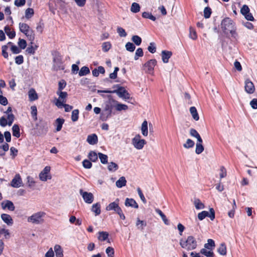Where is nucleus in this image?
Masks as SVG:
<instances>
[{
  "mask_svg": "<svg viewBox=\"0 0 257 257\" xmlns=\"http://www.w3.org/2000/svg\"><path fill=\"white\" fill-rule=\"evenodd\" d=\"M221 28L224 33H226L227 31H229L232 37L235 39L237 37L235 23L230 18L226 17L222 20Z\"/></svg>",
  "mask_w": 257,
  "mask_h": 257,
  "instance_id": "nucleus-1",
  "label": "nucleus"
},
{
  "mask_svg": "<svg viewBox=\"0 0 257 257\" xmlns=\"http://www.w3.org/2000/svg\"><path fill=\"white\" fill-rule=\"evenodd\" d=\"M113 88H116L117 89L113 90H98L97 92L98 93H100L101 92L106 93H116L119 97L122 98L124 100H127L130 98V94L123 87L120 86L119 85L116 84L113 85Z\"/></svg>",
  "mask_w": 257,
  "mask_h": 257,
  "instance_id": "nucleus-2",
  "label": "nucleus"
},
{
  "mask_svg": "<svg viewBox=\"0 0 257 257\" xmlns=\"http://www.w3.org/2000/svg\"><path fill=\"white\" fill-rule=\"evenodd\" d=\"M52 56L53 65L52 70L54 71L64 70L65 66L62 61V57L60 54L55 51L52 53Z\"/></svg>",
  "mask_w": 257,
  "mask_h": 257,
  "instance_id": "nucleus-3",
  "label": "nucleus"
},
{
  "mask_svg": "<svg viewBox=\"0 0 257 257\" xmlns=\"http://www.w3.org/2000/svg\"><path fill=\"white\" fill-rule=\"evenodd\" d=\"M114 102H117V101L111 98L105 102V106L101 116L103 120H106L111 116L112 109L115 107Z\"/></svg>",
  "mask_w": 257,
  "mask_h": 257,
  "instance_id": "nucleus-4",
  "label": "nucleus"
},
{
  "mask_svg": "<svg viewBox=\"0 0 257 257\" xmlns=\"http://www.w3.org/2000/svg\"><path fill=\"white\" fill-rule=\"evenodd\" d=\"M180 245L182 248L187 250H191L197 247V243L195 237L190 235L188 236L185 240L183 239H180Z\"/></svg>",
  "mask_w": 257,
  "mask_h": 257,
  "instance_id": "nucleus-5",
  "label": "nucleus"
},
{
  "mask_svg": "<svg viewBox=\"0 0 257 257\" xmlns=\"http://www.w3.org/2000/svg\"><path fill=\"white\" fill-rule=\"evenodd\" d=\"M19 29L20 31L27 36L28 39L33 44L35 38L34 31L30 28L28 25L23 23H19Z\"/></svg>",
  "mask_w": 257,
  "mask_h": 257,
  "instance_id": "nucleus-6",
  "label": "nucleus"
},
{
  "mask_svg": "<svg viewBox=\"0 0 257 257\" xmlns=\"http://www.w3.org/2000/svg\"><path fill=\"white\" fill-rule=\"evenodd\" d=\"M45 213L43 212L40 211L36 213L33 214L28 218V222L33 223L39 224L43 222L44 220L43 217L44 216Z\"/></svg>",
  "mask_w": 257,
  "mask_h": 257,
  "instance_id": "nucleus-7",
  "label": "nucleus"
},
{
  "mask_svg": "<svg viewBox=\"0 0 257 257\" xmlns=\"http://www.w3.org/2000/svg\"><path fill=\"white\" fill-rule=\"evenodd\" d=\"M57 94L59 96L58 99L56 100L55 105L58 108H62L63 103L66 102V98L68 96V94L65 91H57Z\"/></svg>",
  "mask_w": 257,
  "mask_h": 257,
  "instance_id": "nucleus-8",
  "label": "nucleus"
},
{
  "mask_svg": "<svg viewBox=\"0 0 257 257\" xmlns=\"http://www.w3.org/2000/svg\"><path fill=\"white\" fill-rule=\"evenodd\" d=\"M132 144L136 149L141 150L146 144V141L144 139H141V136L137 135L133 139Z\"/></svg>",
  "mask_w": 257,
  "mask_h": 257,
  "instance_id": "nucleus-9",
  "label": "nucleus"
},
{
  "mask_svg": "<svg viewBox=\"0 0 257 257\" xmlns=\"http://www.w3.org/2000/svg\"><path fill=\"white\" fill-rule=\"evenodd\" d=\"M209 212L207 211H203L198 213V218L200 220L204 219L206 217H208L211 220H213L215 218L214 210H209Z\"/></svg>",
  "mask_w": 257,
  "mask_h": 257,
  "instance_id": "nucleus-10",
  "label": "nucleus"
},
{
  "mask_svg": "<svg viewBox=\"0 0 257 257\" xmlns=\"http://www.w3.org/2000/svg\"><path fill=\"white\" fill-rule=\"evenodd\" d=\"M249 12L250 10L248 7L245 5H243L240 10V13L247 20L253 21L254 18Z\"/></svg>",
  "mask_w": 257,
  "mask_h": 257,
  "instance_id": "nucleus-11",
  "label": "nucleus"
},
{
  "mask_svg": "<svg viewBox=\"0 0 257 257\" xmlns=\"http://www.w3.org/2000/svg\"><path fill=\"white\" fill-rule=\"evenodd\" d=\"M79 193L86 203L90 204L93 202V195L91 193L84 191L82 189L79 190Z\"/></svg>",
  "mask_w": 257,
  "mask_h": 257,
  "instance_id": "nucleus-12",
  "label": "nucleus"
},
{
  "mask_svg": "<svg viewBox=\"0 0 257 257\" xmlns=\"http://www.w3.org/2000/svg\"><path fill=\"white\" fill-rule=\"evenodd\" d=\"M157 64V61L155 59H151L146 62L144 67L147 69L146 72L149 73H151L154 70V68Z\"/></svg>",
  "mask_w": 257,
  "mask_h": 257,
  "instance_id": "nucleus-13",
  "label": "nucleus"
},
{
  "mask_svg": "<svg viewBox=\"0 0 257 257\" xmlns=\"http://www.w3.org/2000/svg\"><path fill=\"white\" fill-rule=\"evenodd\" d=\"M22 184V180L21 178L20 175L18 174H16L14 178L12 179L11 185L12 187L14 188H19L20 187Z\"/></svg>",
  "mask_w": 257,
  "mask_h": 257,
  "instance_id": "nucleus-14",
  "label": "nucleus"
},
{
  "mask_svg": "<svg viewBox=\"0 0 257 257\" xmlns=\"http://www.w3.org/2000/svg\"><path fill=\"white\" fill-rule=\"evenodd\" d=\"M245 90L248 94H252L255 90L253 83L249 79L245 81Z\"/></svg>",
  "mask_w": 257,
  "mask_h": 257,
  "instance_id": "nucleus-15",
  "label": "nucleus"
},
{
  "mask_svg": "<svg viewBox=\"0 0 257 257\" xmlns=\"http://www.w3.org/2000/svg\"><path fill=\"white\" fill-rule=\"evenodd\" d=\"M125 205L127 207H132L135 208H138V205L136 202V201L132 198H127L125 201Z\"/></svg>",
  "mask_w": 257,
  "mask_h": 257,
  "instance_id": "nucleus-16",
  "label": "nucleus"
},
{
  "mask_svg": "<svg viewBox=\"0 0 257 257\" xmlns=\"http://www.w3.org/2000/svg\"><path fill=\"white\" fill-rule=\"evenodd\" d=\"M172 53L171 51L163 50L162 51V58L164 63H167L169 62V58L171 57Z\"/></svg>",
  "mask_w": 257,
  "mask_h": 257,
  "instance_id": "nucleus-17",
  "label": "nucleus"
},
{
  "mask_svg": "<svg viewBox=\"0 0 257 257\" xmlns=\"http://www.w3.org/2000/svg\"><path fill=\"white\" fill-rule=\"evenodd\" d=\"M87 142L91 145L96 144L98 142V138L97 135L95 134L88 135L87 138Z\"/></svg>",
  "mask_w": 257,
  "mask_h": 257,
  "instance_id": "nucleus-18",
  "label": "nucleus"
},
{
  "mask_svg": "<svg viewBox=\"0 0 257 257\" xmlns=\"http://www.w3.org/2000/svg\"><path fill=\"white\" fill-rule=\"evenodd\" d=\"M29 100L31 101H35L38 98L37 93L34 88H31L28 92Z\"/></svg>",
  "mask_w": 257,
  "mask_h": 257,
  "instance_id": "nucleus-19",
  "label": "nucleus"
},
{
  "mask_svg": "<svg viewBox=\"0 0 257 257\" xmlns=\"http://www.w3.org/2000/svg\"><path fill=\"white\" fill-rule=\"evenodd\" d=\"M1 205L3 209H15L13 203L10 200L3 201Z\"/></svg>",
  "mask_w": 257,
  "mask_h": 257,
  "instance_id": "nucleus-20",
  "label": "nucleus"
},
{
  "mask_svg": "<svg viewBox=\"0 0 257 257\" xmlns=\"http://www.w3.org/2000/svg\"><path fill=\"white\" fill-rule=\"evenodd\" d=\"M54 251L56 257H63V250L60 245L56 244L54 246Z\"/></svg>",
  "mask_w": 257,
  "mask_h": 257,
  "instance_id": "nucleus-21",
  "label": "nucleus"
},
{
  "mask_svg": "<svg viewBox=\"0 0 257 257\" xmlns=\"http://www.w3.org/2000/svg\"><path fill=\"white\" fill-rule=\"evenodd\" d=\"M55 9L64 10L65 8V3L62 0H55Z\"/></svg>",
  "mask_w": 257,
  "mask_h": 257,
  "instance_id": "nucleus-22",
  "label": "nucleus"
},
{
  "mask_svg": "<svg viewBox=\"0 0 257 257\" xmlns=\"http://www.w3.org/2000/svg\"><path fill=\"white\" fill-rule=\"evenodd\" d=\"M126 184V180L125 178L122 176L116 182L115 184L117 188H120L123 186H125Z\"/></svg>",
  "mask_w": 257,
  "mask_h": 257,
  "instance_id": "nucleus-23",
  "label": "nucleus"
},
{
  "mask_svg": "<svg viewBox=\"0 0 257 257\" xmlns=\"http://www.w3.org/2000/svg\"><path fill=\"white\" fill-rule=\"evenodd\" d=\"M1 217L3 220L7 224L12 225L13 223V219L10 215L2 214Z\"/></svg>",
  "mask_w": 257,
  "mask_h": 257,
  "instance_id": "nucleus-24",
  "label": "nucleus"
},
{
  "mask_svg": "<svg viewBox=\"0 0 257 257\" xmlns=\"http://www.w3.org/2000/svg\"><path fill=\"white\" fill-rule=\"evenodd\" d=\"M217 251L218 253L222 255H225L226 254L227 250H226V246L225 243H221L217 249Z\"/></svg>",
  "mask_w": 257,
  "mask_h": 257,
  "instance_id": "nucleus-25",
  "label": "nucleus"
},
{
  "mask_svg": "<svg viewBox=\"0 0 257 257\" xmlns=\"http://www.w3.org/2000/svg\"><path fill=\"white\" fill-rule=\"evenodd\" d=\"M114 106L116 110L119 111L121 110H126L128 109L127 105L118 103L117 101V102H114Z\"/></svg>",
  "mask_w": 257,
  "mask_h": 257,
  "instance_id": "nucleus-26",
  "label": "nucleus"
},
{
  "mask_svg": "<svg viewBox=\"0 0 257 257\" xmlns=\"http://www.w3.org/2000/svg\"><path fill=\"white\" fill-rule=\"evenodd\" d=\"M98 239L101 241L106 240L108 237V233L106 231H100L98 232Z\"/></svg>",
  "mask_w": 257,
  "mask_h": 257,
  "instance_id": "nucleus-27",
  "label": "nucleus"
},
{
  "mask_svg": "<svg viewBox=\"0 0 257 257\" xmlns=\"http://www.w3.org/2000/svg\"><path fill=\"white\" fill-rule=\"evenodd\" d=\"M148 122L146 120L143 121L142 124L141 131L143 136H147L148 134Z\"/></svg>",
  "mask_w": 257,
  "mask_h": 257,
  "instance_id": "nucleus-28",
  "label": "nucleus"
},
{
  "mask_svg": "<svg viewBox=\"0 0 257 257\" xmlns=\"http://www.w3.org/2000/svg\"><path fill=\"white\" fill-rule=\"evenodd\" d=\"M5 31L10 39L14 38L16 36V33L14 31H11L10 27L7 26L5 27Z\"/></svg>",
  "mask_w": 257,
  "mask_h": 257,
  "instance_id": "nucleus-29",
  "label": "nucleus"
},
{
  "mask_svg": "<svg viewBox=\"0 0 257 257\" xmlns=\"http://www.w3.org/2000/svg\"><path fill=\"white\" fill-rule=\"evenodd\" d=\"M98 154L94 151H90L88 155V157L89 160L93 162H96L98 159Z\"/></svg>",
  "mask_w": 257,
  "mask_h": 257,
  "instance_id": "nucleus-30",
  "label": "nucleus"
},
{
  "mask_svg": "<svg viewBox=\"0 0 257 257\" xmlns=\"http://www.w3.org/2000/svg\"><path fill=\"white\" fill-rule=\"evenodd\" d=\"M190 113H191L193 118L195 120H199V117L198 112L197 111V109L195 107H194V106L191 107L190 108Z\"/></svg>",
  "mask_w": 257,
  "mask_h": 257,
  "instance_id": "nucleus-31",
  "label": "nucleus"
},
{
  "mask_svg": "<svg viewBox=\"0 0 257 257\" xmlns=\"http://www.w3.org/2000/svg\"><path fill=\"white\" fill-rule=\"evenodd\" d=\"M55 122L57 125L56 130L57 132H59L62 129L63 124L64 122V119L63 118H58L56 119Z\"/></svg>",
  "mask_w": 257,
  "mask_h": 257,
  "instance_id": "nucleus-32",
  "label": "nucleus"
},
{
  "mask_svg": "<svg viewBox=\"0 0 257 257\" xmlns=\"http://www.w3.org/2000/svg\"><path fill=\"white\" fill-rule=\"evenodd\" d=\"M90 73V70L87 66L82 67L78 72L79 76H85Z\"/></svg>",
  "mask_w": 257,
  "mask_h": 257,
  "instance_id": "nucleus-33",
  "label": "nucleus"
},
{
  "mask_svg": "<svg viewBox=\"0 0 257 257\" xmlns=\"http://www.w3.org/2000/svg\"><path fill=\"white\" fill-rule=\"evenodd\" d=\"M200 253L205 255L206 257H214V254L212 250H207L206 248H202L200 250Z\"/></svg>",
  "mask_w": 257,
  "mask_h": 257,
  "instance_id": "nucleus-34",
  "label": "nucleus"
},
{
  "mask_svg": "<svg viewBox=\"0 0 257 257\" xmlns=\"http://www.w3.org/2000/svg\"><path fill=\"white\" fill-rule=\"evenodd\" d=\"M207 243L204 244V247L206 249L212 250L213 248L215 247V242L212 239H208L207 240Z\"/></svg>",
  "mask_w": 257,
  "mask_h": 257,
  "instance_id": "nucleus-35",
  "label": "nucleus"
},
{
  "mask_svg": "<svg viewBox=\"0 0 257 257\" xmlns=\"http://www.w3.org/2000/svg\"><path fill=\"white\" fill-rule=\"evenodd\" d=\"M13 135L14 136L19 138L20 137V128L17 124H14L12 127Z\"/></svg>",
  "mask_w": 257,
  "mask_h": 257,
  "instance_id": "nucleus-36",
  "label": "nucleus"
},
{
  "mask_svg": "<svg viewBox=\"0 0 257 257\" xmlns=\"http://www.w3.org/2000/svg\"><path fill=\"white\" fill-rule=\"evenodd\" d=\"M98 156L102 164H106L108 163V157L106 155L101 153H98Z\"/></svg>",
  "mask_w": 257,
  "mask_h": 257,
  "instance_id": "nucleus-37",
  "label": "nucleus"
},
{
  "mask_svg": "<svg viewBox=\"0 0 257 257\" xmlns=\"http://www.w3.org/2000/svg\"><path fill=\"white\" fill-rule=\"evenodd\" d=\"M147 225V223L145 221L143 220H141L139 218H137V221L136 222V226L138 227V229L143 230L144 229V227Z\"/></svg>",
  "mask_w": 257,
  "mask_h": 257,
  "instance_id": "nucleus-38",
  "label": "nucleus"
},
{
  "mask_svg": "<svg viewBox=\"0 0 257 257\" xmlns=\"http://www.w3.org/2000/svg\"><path fill=\"white\" fill-rule=\"evenodd\" d=\"M107 168L109 171L114 172L118 169V166L116 163L112 162L108 163Z\"/></svg>",
  "mask_w": 257,
  "mask_h": 257,
  "instance_id": "nucleus-39",
  "label": "nucleus"
},
{
  "mask_svg": "<svg viewBox=\"0 0 257 257\" xmlns=\"http://www.w3.org/2000/svg\"><path fill=\"white\" fill-rule=\"evenodd\" d=\"M118 199H117L115 201L110 203L106 209H120L118 206Z\"/></svg>",
  "mask_w": 257,
  "mask_h": 257,
  "instance_id": "nucleus-40",
  "label": "nucleus"
},
{
  "mask_svg": "<svg viewBox=\"0 0 257 257\" xmlns=\"http://www.w3.org/2000/svg\"><path fill=\"white\" fill-rule=\"evenodd\" d=\"M79 110L76 109H74L72 112L71 119L73 121H76L79 117Z\"/></svg>",
  "mask_w": 257,
  "mask_h": 257,
  "instance_id": "nucleus-41",
  "label": "nucleus"
},
{
  "mask_svg": "<svg viewBox=\"0 0 257 257\" xmlns=\"http://www.w3.org/2000/svg\"><path fill=\"white\" fill-rule=\"evenodd\" d=\"M131 11L134 13L139 12L140 11L139 4L136 3H133L131 6Z\"/></svg>",
  "mask_w": 257,
  "mask_h": 257,
  "instance_id": "nucleus-42",
  "label": "nucleus"
},
{
  "mask_svg": "<svg viewBox=\"0 0 257 257\" xmlns=\"http://www.w3.org/2000/svg\"><path fill=\"white\" fill-rule=\"evenodd\" d=\"M142 17L144 18L149 19L153 21H155L156 20V18L155 16H153L151 13L149 12H144L142 14Z\"/></svg>",
  "mask_w": 257,
  "mask_h": 257,
  "instance_id": "nucleus-43",
  "label": "nucleus"
},
{
  "mask_svg": "<svg viewBox=\"0 0 257 257\" xmlns=\"http://www.w3.org/2000/svg\"><path fill=\"white\" fill-rule=\"evenodd\" d=\"M132 40L137 46L140 45L142 43L141 38L137 35L133 36L132 38Z\"/></svg>",
  "mask_w": 257,
  "mask_h": 257,
  "instance_id": "nucleus-44",
  "label": "nucleus"
},
{
  "mask_svg": "<svg viewBox=\"0 0 257 257\" xmlns=\"http://www.w3.org/2000/svg\"><path fill=\"white\" fill-rule=\"evenodd\" d=\"M194 144V142L192 140L188 139L187 140L186 142L184 144L183 147L185 148L189 149L193 147Z\"/></svg>",
  "mask_w": 257,
  "mask_h": 257,
  "instance_id": "nucleus-45",
  "label": "nucleus"
},
{
  "mask_svg": "<svg viewBox=\"0 0 257 257\" xmlns=\"http://www.w3.org/2000/svg\"><path fill=\"white\" fill-rule=\"evenodd\" d=\"M125 48L127 51L133 52L135 51L136 47L133 43L127 42L125 44Z\"/></svg>",
  "mask_w": 257,
  "mask_h": 257,
  "instance_id": "nucleus-46",
  "label": "nucleus"
},
{
  "mask_svg": "<svg viewBox=\"0 0 257 257\" xmlns=\"http://www.w3.org/2000/svg\"><path fill=\"white\" fill-rule=\"evenodd\" d=\"M194 204L196 209H203L205 207L204 204L198 199H195Z\"/></svg>",
  "mask_w": 257,
  "mask_h": 257,
  "instance_id": "nucleus-47",
  "label": "nucleus"
},
{
  "mask_svg": "<svg viewBox=\"0 0 257 257\" xmlns=\"http://www.w3.org/2000/svg\"><path fill=\"white\" fill-rule=\"evenodd\" d=\"M143 54L144 53L143 49L141 48H138L135 53V55L134 57L135 60H138L140 57H142L143 56Z\"/></svg>",
  "mask_w": 257,
  "mask_h": 257,
  "instance_id": "nucleus-48",
  "label": "nucleus"
},
{
  "mask_svg": "<svg viewBox=\"0 0 257 257\" xmlns=\"http://www.w3.org/2000/svg\"><path fill=\"white\" fill-rule=\"evenodd\" d=\"M39 178L41 181H46L47 179H50L51 176L50 175L44 174L43 172H41L39 174Z\"/></svg>",
  "mask_w": 257,
  "mask_h": 257,
  "instance_id": "nucleus-49",
  "label": "nucleus"
},
{
  "mask_svg": "<svg viewBox=\"0 0 257 257\" xmlns=\"http://www.w3.org/2000/svg\"><path fill=\"white\" fill-rule=\"evenodd\" d=\"M111 47V45L109 42H104L102 45V49L103 52H107Z\"/></svg>",
  "mask_w": 257,
  "mask_h": 257,
  "instance_id": "nucleus-50",
  "label": "nucleus"
},
{
  "mask_svg": "<svg viewBox=\"0 0 257 257\" xmlns=\"http://www.w3.org/2000/svg\"><path fill=\"white\" fill-rule=\"evenodd\" d=\"M204 151V147L202 144L196 143L195 153L197 154H200Z\"/></svg>",
  "mask_w": 257,
  "mask_h": 257,
  "instance_id": "nucleus-51",
  "label": "nucleus"
},
{
  "mask_svg": "<svg viewBox=\"0 0 257 257\" xmlns=\"http://www.w3.org/2000/svg\"><path fill=\"white\" fill-rule=\"evenodd\" d=\"M117 32L119 36L121 37H125L126 36L127 34L124 29L121 27H118L117 28Z\"/></svg>",
  "mask_w": 257,
  "mask_h": 257,
  "instance_id": "nucleus-52",
  "label": "nucleus"
},
{
  "mask_svg": "<svg viewBox=\"0 0 257 257\" xmlns=\"http://www.w3.org/2000/svg\"><path fill=\"white\" fill-rule=\"evenodd\" d=\"M34 15V10L32 8H28L25 12V17L27 19H30Z\"/></svg>",
  "mask_w": 257,
  "mask_h": 257,
  "instance_id": "nucleus-53",
  "label": "nucleus"
},
{
  "mask_svg": "<svg viewBox=\"0 0 257 257\" xmlns=\"http://www.w3.org/2000/svg\"><path fill=\"white\" fill-rule=\"evenodd\" d=\"M66 82L64 80H61L58 82V89L57 91H62L66 87Z\"/></svg>",
  "mask_w": 257,
  "mask_h": 257,
  "instance_id": "nucleus-54",
  "label": "nucleus"
},
{
  "mask_svg": "<svg viewBox=\"0 0 257 257\" xmlns=\"http://www.w3.org/2000/svg\"><path fill=\"white\" fill-rule=\"evenodd\" d=\"M211 13V9L209 7H206L204 10V17L206 19L209 18L210 17Z\"/></svg>",
  "mask_w": 257,
  "mask_h": 257,
  "instance_id": "nucleus-55",
  "label": "nucleus"
},
{
  "mask_svg": "<svg viewBox=\"0 0 257 257\" xmlns=\"http://www.w3.org/2000/svg\"><path fill=\"white\" fill-rule=\"evenodd\" d=\"M4 235L6 238H8L10 236V233L8 229H6L5 228L0 229V237Z\"/></svg>",
  "mask_w": 257,
  "mask_h": 257,
  "instance_id": "nucleus-56",
  "label": "nucleus"
},
{
  "mask_svg": "<svg viewBox=\"0 0 257 257\" xmlns=\"http://www.w3.org/2000/svg\"><path fill=\"white\" fill-rule=\"evenodd\" d=\"M106 253L108 257H113L114 254V249L112 247H108L106 249Z\"/></svg>",
  "mask_w": 257,
  "mask_h": 257,
  "instance_id": "nucleus-57",
  "label": "nucleus"
},
{
  "mask_svg": "<svg viewBox=\"0 0 257 257\" xmlns=\"http://www.w3.org/2000/svg\"><path fill=\"white\" fill-rule=\"evenodd\" d=\"M148 50L150 53L152 54L155 53L156 51L155 44L153 42L150 43V45L148 47Z\"/></svg>",
  "mask_w": 257,
  "mask_h": 257,
  "instance_id": "nucleus-58",
  "label": "nucleus"
},
{
  "mask_svg": "<svg viewBox=\"0 0 257 257\" xmlns=\"http://www.w3.org/2000/svg\"><path fill=\"white\" fill-rule=\"evenodd\" d=\"M119 70V68L117 67H115L114 68V70L113 72L110 73L109 74V78L112 79H114L117 78V72Z\"/></svg>",
  "mask_w": 257,
  "mask_h": 257,
  "instance_id": "nucleus-59",
  "label": "nucleus"
},
{
  "mask_svg": "<svg viewBox=\"0 0 257 257\" xmlns=\"http://www.w3.org/2000/svg\"><path fill=\"white\" fill-rule=\"evenodd\" d=\"M18 45L21 49H24L27 46V42L24 39H20L18 42Z\"/></svg>",
  "mask_w": 257,
  "mask_h": 257,
  "instance_id": "nucleus-60",
  "label": "nucleus"
},
{
  "mask_svg": "<svg viewBox=\"0 0 257 257\" xmlns=\"http://www.w3.org/2000/svg\"><path fill=\"white\" fill-rule=\"evenodd\" d=\"M83 166L86 169H90L92 167V163L88 160H84L83 162Z\"/></svg>",
  "mask_w": 257,
  "mask_h": 257,
  "instance_id": "nucleus-61",
  "label": "nucleus"
},
{
  "mask_svg": "<svg viewBox=\"0 0 257 257\" xmlns=\"http://www.w3.org/2000/svg\"><path fill=\"white\" fill-rule=\"evenodd\" d=\"M190 38L193 40H196L197 38L196 31L192 28H190Z\"/></svg>",
  "mask_w": 257,
  "mask_h": 257,
  "instance_id": "nucleus-62",
  "label": "nucleus"
},
{
  "mask_svg": "<svg viewBox=\"0 0 257 257\" xmlns=\"http://www.w3.org/2000/svg\"><path fill=\"white\" fill-rule=\"evenodd\" d=\"M14 118H15V116L13 113H11L10 114H9L8 115L7 119H8V125L9 126H11L12 124V123L14 120Z\"/></svg>",
  "mask_w": 257,
  "mask_h": 257,
  "instance_id": "nucleus-63",
  "label": "nucleus"
},
{
  "mask_svg": "<svg viewBox=\"0 0 257 257\" xmlns=\"http://www.w3.org/2000/svg\"><path fill=\"white\" fill-rule=\"evenodd\" d=\"M24 62V58L22 55H19L15 58V62L18 65L22 64Z\"/></svg>",
  "mask_w": 257,
  "mask_h": 257,
  "instance_id": "nucleus-64",
  "label": "nucleus"
}]
</instances>
